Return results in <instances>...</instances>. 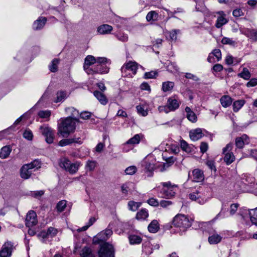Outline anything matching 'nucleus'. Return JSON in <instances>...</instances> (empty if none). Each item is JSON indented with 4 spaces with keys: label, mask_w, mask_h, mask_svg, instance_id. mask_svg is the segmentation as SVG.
I'll list each match as a JSON object with an SVG mask.
<instances>
[{
    "label": "nucleus",
    "mask_w": 257,
    "mask_h": 257,
    "mask_svg": "<svg viewBox=\"0 0 257 257\" xmlns=\"http://www.w3.org/2000/svg\"><path fill=\"white\" fill-rule=\"evenodd\" d=\"M108 62L105 57L95 58L92 55H88L85 58L83 69L89 75L106 74L109 71V68L106 66Z\"/></svg>",
    "instance_id": "1"
},
{
    "label": "nucleus",
    "mask_w": 257,
    "mask_h": 257,
    "mask_svg": "<svg viewBox=\"0 0 257 257\" xmlns=\"http://www.w3.org/2000/svg\"><path fill=\"white\" fill-rule=\"evenodd\" d=\"M58 124V133L63 137L66 138L73 133L76 128V120L71 117H67L60 120Z\"/></svg>",
    "instance_id": "2"
},
{
    "label": "nucleus",
    "mask_w": 257,
    "mask_h": 257,
    "mask_svg": "<svg viewBox=\"0 0 257 257\" xmlns=\"http://www.w3.org/2000/svg\"><path fill=\"white\" fill-rule=\"evenodd\" d=\"M138 66L139 64L135 61H126L121 68L122 77L127 78H133L137 73Z\"/></svg>",
    "instance_id": "3"
},
{
    "label": "nucleus",
    "mask_w": 257,
    "mask_h": 257,
    "mask_svg": "<svg viewBox=\"0 0 257 257\" xmlns=\"http://www.w3.org/2000/svg\"><path fill=\"white\" fill-rule=\"evenodd\" d=\"M180 104L181 101L178 97L175 95L172 96L168 98L166 105L158 107V110L160 112L168 113L177 109Z\"/></svg>",
    "instance_id": "4"
},
{
    "label": "nucleus",
    "mask_w": 257,
    "mask_h": 257,
    "mask_svg": "<svg viewBox=\"0 0 257 257\" xmlns=\"http://www.w3.org/2000/svg\"><path fill=\"white\" fill-rule=\"evenodd\" d=\"M161 185L162 186L160 193L162 197L166 199H171L175 195L177 185L172 184L171 182H162Z\"/></svg>",
    "instance_id": "5"
},
{
    "label": "nucleus",
    "mask_w": 257,
    "mask_h": 257,
    "mask_svg": "<svg viewBox=\"0 0 257 257\" xmlns=\"http://www.w3.org/2000/svg\"><path fill=\"white\" fill-rule=\"evenodd\" d=\"M40 168V163L37 160H35L33 162L26 164L22 167L21 169V177L24 179H29L33 171L37 170Z\"/></svg>",
    "instance_id": "6"
},
{
    "label": "nucleus",
    "mask_w": 257,
    "mask_h": 257,
    "mask_svg": "<svg viewBox=\"0 0 257 257\" xmlns=\"http://www.w3.org/2000/svg\"><path fill=\"white\" fill-rule=\"evenodd\" d=\"M60 166L70 174H74L77 172L79 168L81 166V164L78 162L71 163L68 159L64 158L61 160Z\"/></svg>",
    "instance_id": "7"
},
{
    "label": "nucleus",
    "mask_w": 257,
    "mask_h": 257,
    "mask_svg": "<svg viewBox=\"0 0 257 257\" xmlns=\"http://www.w3.org/2000/svg\"><path fill=\"white\" fill-rule=\"evenodd\" d=\"M172 224L175 227L185 229L191 226V222L186 216L179 214L173 218Z\"/></svg>",
    "instance_id": "8"
},
{
    "label": "nucleus",
    "mask_w": 257,
    "mask_h": 257,
    "mask_svg": "<svg viewBox=\"0 0 257 257\" xmlns=\"http://www.w3.org/2000/svg\"><path fill=\"white\" fill-rule=\"evenodd\" d=\"M99 257H114V250L112 245L105 243L103 244L98 251Z\"/></svg>",
    "instance_id": "9"
},
{
    "label": "nucleus",
    "mask_w": 257,
    "mask_h": 257,
    "mask_svg": "<svg viewBox=\"0 0 257 257\" xmlns=\"http://www.w3.org/2000/svg\"><path fill=\"white\" fill-rule=\"evenodd\" d=\"M233 148V144H228L222 150V153L224 155L223 160L227 165H230L235 160V156L231 150Z\"/></svg>",
    "instance_id": "10"
},
{
    "label": "nucleus",
    "mask_w": 257,
    "mask_h": 257,
    "mask_svg": "<svg viewBox=\"0 0 257 257\" xmlns=\"http://www.w3.org/2000/svg\"><path fill=\"white\" fill-rule=\"evenodd\" d=\"M41 133L45 137L46 141L48 144H52L54 139V131L48 125L40 126Z\"/></svg>",
    "instance_id": "11"
},
{
    "label": "nucleus",
    "mask_w": 257,
    "mask_h": 257,
    "mask_svg": "<svg viewBox=\"0 0 257 257\" xmlns=\"http://www.w3.org/2000/svg\"><path fill=\"white\" fill-rule=\"evenodd\" d=\"M112 234L111 229L107 228L98 233L93 239L95 243H98L106 240Z\"/></svg>",
    "instance_id": "12"
},
{
    "label": "nucleus",
    "mask_w": 257,
    "mask_h": 257,
    "mask_svg": "<svg viewBox=\"0 0 257 257\" xmlns=\"http://www.w3.org/2000/svg\"><path fill=\"white\" fill-rule=\"evenodd\" d=\"M14 248V245L11 241L6 242L0 251V257H10Z\"/></svg>",
    "instance_id": "13"
},
{
    "label": "nucleus",
    "mask_w": 257,
    "mask_h": 257,
    "mask_svg": "<svg viewBox=\"0 0 257 257\" xmlns=\"http://www.w3.org/2000/svg\"><path fill=\"white\" fill-rule=\"evenodd\" d=\"M188 176L190 179L195 182H201L204 179L202 171L199 169H194L191 174L189 173Z\"/></svg>",
    "instance_id": "14"
},
{
    "label": "nucleus",
    "mask_w": 257,
    "mask_h": 257,
    "mask_svg": "<svg viewBox=\"0 0 257 257\" xmlns=\"http://www.w3.org/2000/svg\"><path fill=\"white\" fill-rule=\"evenodd\" d=\"M38 222L37 216L36 212L34 211H29L26 215V225L28 227H32L35 225Z\"/></svg>",
    "instance_id": "15"
},
{
    "label": "nucleus",
    "mask_w": 257,
    "mask_h": 257,
    "mask_svg": "<svg viewBox=\"0 0 257 257\" xmlns=\"http://www.w3.org/2000/svg\"><path fill=\"white\" fill-rule=\"evenodd\" d=\"M241 34L244 35L253 41H257V29L242 28L240 30Z\"/></svg>",
    "instance_id": "16"
},
{
    "label": "nucleus",
    "mask_w": 257,
    "mask_h": 257,
    "mask_svg": "<svg viewBox=\"0 0 257 257\" xmlns=\"http://www.w3.org/2000/svg\"><path fill=\"white\" fill-rule=\"evenodd\" d=\"M203 136V134L201 129L198 128L192 130L189 132V137L190 139L193 141H196L201 139Z\"/></svg>",
    "instance_id": "17"
},
{
    "label": "nucleus",
    "mask_w": 257,
    "mask_h": 257,
    "mask_svg": "<svg viewBox=\"0 0 257 257\" xmlns=\"http://www.w3.org/2000/svg\"><path fill=\"white\" fill-rule=\"evenodd\" d=\"M248 143L249 138L246 135L238 137L235 140L236 146L239 149L242 148L245 144H248Z\"/></svg>",
    "instance_id": "18"
},
{
    "label": "nucleus",
    "mask_w": 257,
    "mask_h": 257,
    "mask_svg": "<svg viewBox=\"0 0 257 257\" xmlns=\"http://www.w3.org/2000/svg\"><path fill=\"white\" fill-rule=\"evenodd\" d=\"M217 14L219 15V16L217 18L215 26L217 28H219L226 24L228 21L225 18V15L223 12L220 11L217 12Z\"/></svg>",
    "instance_id": "19"
},
{
    "label": "nucleus",
    "mask_w": 257,
    "mask_h": 257,
    "mask_svg": "<svg viewBox=\"0 0 257 257\" xmlns=\"http://www.w3.org/2000/svg\"><path fill=\"white\" fill-rule=\"evenodd\" d=\"M113 28L110 25L103 24L97 28V32L100 35H106L111 33Z\"/></svg>",
    "instance_id": "20"
},
{
    "label": "nucleus",
    "mask_w": 257,
    "mask_h": 257,
    "mask_svg": "<svg viewBox=\"0 0 257 257\" xmlns=\"http://www.w3.org/2000/svg\"><path fill=\"white\" fill-rule=\"evenodd\" d=\"M47 21L45 17H40L38 20L35 21L33 25V29L38 30L43 28Z\"/></svg>",
    "instance_id": "21"
},
{
    "label": "nucleus",
    "mask_w": 257,
    "mask_h": 257,
    "mask_svg": "<svg viewBox=\"0 0 257 257\" xmlns=\"http://www.w3.org/2000/svg\"><path fill=\"white\" fill-rule=\"evenodd\" d=\"M141 140V136L139 134H136L133 138L129 139L125 144L123 145V149L125 152H127L128 150H125V148L128 145H135L138 144Z\"/></svg>",
    "instance_id": "22"
},
{
    "label": "nucleus",
    "mask_w": 257,
    "mask_h": 257,
    "mask_svg": "<svg viewBox=\"0 0 257 257\" xmlns=\"http://www.w3.org/2000/svg\"><path fill=\"white\" fill-rule=\"evenodd\" d=\"M75 143L80 144L82 143V141L80 140V138L66 139L61 140L59 143V145L61 147H64Z\"/></svg>",
    "instance_id": "23"
},
{
    "label": "nucleus",
    "mask_w": 257,
    "mask_h": 257,
    "mask_svg": "<svg viewBox=\"0 0 257 257\" xmlns=\"http://www.w3.org/2000/svg\"><path fill=\"white\" fill-rule=\"evenodd\" d=\"M186 112V117L191 122L194 123L197 120V117L196 114L188 106L185 108Z\"/></svg>",
    "instance_id": "24"
},
{
    "label": "nucleus",
    "mask_w": 257,
    "mask_h": 257,
    "mask_svg": "<svg viewBox=\"0 0 257 257\" xmlns=\"http://www.w3.org/2000/svg\"><path fill=\"white\" fill-rule=\"evenodd\" d=\"M149 216L148 211L145 208L141 209L136 214V218L139 220H145Z\"/></svg>",
    "instance_id": "25"
},
{
    "label": "nucleus",
    "mask_w": 257,
    "mask_h": 257,
    "mask_svg": "<svg viewBox=\"0 0 257 257\" xmlns=\"http://www.w3.org/2000/svg\"><path fill=\"white\" fill-rule=\"evenodd\" d=\"M158 13L154 11L149 12L146 17L147 21L151 23L157 21L158 20Z\"/></svg>",
    "instance_id": "26"
},
{
    "label": "nucleus",
    "mask_w": 257,
    "mask_h": 257,
    "mask_svg": "<svg viewBox=\"0 0 257 257\" xmlns=\"http://www.w3.org/2000/svg\"><path fill=\"white\" fill-rule=\"evenodd\" d=\"M12 151L10 146H6L3 147L0 151V158L2 159L7 158Z\"/></svg>",
    "instance_id": "27"
},
{
    "label": "nucleus",
    "mask_w": 257,
    "mask_h": 257,
    "mask_svg": "<svg viewBox=\"0 0 257 257\" xmlns=\"http://www.w3.org/2000/svg\"><path fill=\"white\" fill-rule=\"evenodd\" d=\"M220 103L224 107H227L231 105L232 98L228 95H223L220 99Z\"/></svg>",
    "instance_id": "28"
},
{
    "label": "nucleus",
    "mask_w": 257,
    "mask_h": 257,
    "mask_svg": "<svg viewBox=\"0 0 257 257\" xmlns=\"http://www.w3.org/2000/svg\"><path fill=\"white\" fill-rule=\"evenodd\" d=\"M93 94L101 104L105 105L107 103V99L103 93L98 91H95Z\"/></svg>",
    "instance_id": "29"
},
{
    "label": "nucleus",
    "mask_w": 257,
    "mask_h": 257,
    "mask_svg": "<svg viewBox=\"0 0 257 257\" xmlns=\"http://www.w3.org/2000/svg\"><path fill=\"white\" fill-rule=\"evenodd\" d=\"M81 257H94L91 249L88 246H84L80 252Z\"/></svg>",
    "instance_id": "30"
},
{
    "label": "nucleus",
    "mask_w": 257,
    "mask_h": 257,
    "mask_svg": "<svg viewBox=\"0 0 257 257\" xmlns=\"http://www.w3.org/2000/svg\"><path fill=\"white\" fill-rule=\"evenodd\" d=\"M148 230L150 232L155 233L159 229V223L157 220H153L148 225Z\"/></svg>",
    "instance_id": "31"
},
{
    "label": "nucleus",
    "mask_w": 257,
    "mask_h": 257,
    "mask_svg": "<svg viewBox=\"0 0 257 257\" xmlns=\"http://www.w3.org/2000/svg\"><path fill=\"white\" fill-rule=\"evenodd\" d=\"M159 75V71L157 70L151 71L145 73L143 78L145 79H156Z\"/></svg>",
    "instance_id": "32"
},
{
    "label": "nucleus",
    "mask_w": 257,
    "mask_h": 257,
    "mask_svg": "<svg viewBox=\"0 0 257 257\" xmlns=\"http://www.w3.org/2000/svg\"><path fill=\"white\" fill-rule=\"evenodd\" d=\"M128 239L131 244H140L142 241V238L140 236L135 234L130 235Z\"/></svg>",
    "instance_id": "33"
},
{
    "label": "nucleus",
    "mask_w": 257,
    "mask_h": 257,
    "mask_svg": "<svg viewBox=\"0 0 257 257\" xmlns=\"http://www.w3.org/2000/svg\"><path fill=\"white\" fill-rule=\"evenodd\" d=\"M180 147L182 150L188 153H191L193 150V146L189 145L186 141L184 140H182L180 142Z\"/></svg>",
    "instance_id": "34"
},
{
    "label": "nucleus",
    "mask_w": 257,
    "mask_h": 257,
    "mask_svg": "<svg viewBox=\"0 0 257 257\" xmlns=\"http://www.w3.org/2000/svg\"><path fill=\"white\" fill-rule=\"evenodd\" d=\"M245 101L243 99L238 100L233 103V109L234 112H237L244 104Z\"/></svg>",
    "instance_id": "35"
},
{
    "label": "nucleus",
    "mask_w": 257,
    "mask_h": 257,
    "mask_svg": "<svg viewBox=\"0 0 257 257\" xmlns=\"http://www.w3.org/2000/svg\"><path fill=\"white\" fill-rule=\"evenodd\" d=\"M173 81H164L162 84V89L164 92L170 91L174 87Z\"/></svg>",
    "instance_id": "36"
},
{
    "label": "nucleus",
    "mask_w": 257,
    "mask_h": 257,
    "mask_svg": "<svg viewBox=\"0 0 257 257\" xmlns=\"http://www.w3.org/2000/svg\"><path fill=\"white\" fill-rule=\"evenodd\" d=\"M138 113L143 116H146L148 115V110L146 107L143 105H139L136 106Z\"/></svg>",
    "instance_id": "37"
},
{
    "label": "nucleus",
    "mask_w": 257,
    "mask_h": 257,
    "mask_svg": "<svg viewBox=\"0 0 257 257\" xmlns=\"http://www.w3.org/2000/svg\"><path fill=\"white\" fill-rule=\"evenodd\" d=\"M59 63V60L58 59H54L53 60L49 66L50 70L52 72L57 71L58 69V65Z\"/></svg>",
    "instance_id": "38"
},
{
    "label": "nucleus",
    "mask_w": 257,
    "mask_h": 257,
    "mask_svg": "<svg viewBox=\"0 0 257 257\" xmlns=\"http://www.w3.org/2000/svg\"><path fill=\"white\" fill-rule=\"evenodd\" d=\"M249 215L251 222L257 225V207L249 211Z\"/></svg>",
    "instance_id": "39"
},
{
    "label": "nucleus",
    "mask_w": 257,
    "mask_h": 257,
    "mask_svg": "<svg viewBox=\"0 0 257 257\" xmlns=\"http://www.w3.org/2000/svg\"><path fill=\"white\" fill-rule=\"evenodd\" d=\"M133 185V183L131 182L123 184L121 186V191L123 194L127 195L130 191V187Z\"/></svg>",
    "instance_id": "40"
},
{
    "label": "nucleus",
    "mask_w": 257,
    "mask_h": 257,
    "mask_svg": "<svg viewBox=\"0 0 257 257\" xmlns=\"http://www.w3.org/2000/svg\"><path fill=\"white\" fill-rule=\"evenodd\" d=\"M221 42L223 45H228L231 46H234L236 44L235 41L233 40L232 39L226 37L222 38Z\"/></svg>",
    "instance_id": "41"
},
{
    "label": "nucleus",
    "mask_w": 257,
    "mask_h": 257,
    "mask_svg": "<svg viewBox=\"0 0 257 257\" xmlns=\"http://www.w3.org/2000/svg\"><path fill=\"white\" fill-rule=\"evenodd\" d=\"M167 70L171 72H177L179 68L175 62H170L167 67Z\"/></svg>",
    "instance_id": "42"
},
{
    "label": "nucleus",
    "mask_w": 257,
    "mask_h": 257,
    "mask_svg": "<svg viewBox=\"0 0 257 257\" xmlns=\"http://www.w3.org/2000/svg\"><path fill=\"white\" fill-rule=\"evenodd\" d=\"M141 203L136 202L133 201H129L128 203V206L129 209L133 211H136L138 209V208L141 206Z\"/></svg>",
    "instance_id": "43"
},
{
    "label": "nucleus",
    "mask_w": 257,
    "mask_h": 257,
    "mask_svg": "<svg viewBox=\"0 0 257 257\" xmlns=\"http://www.w3.org/2000/svg\"><path fill=\"white\" fill-rule=\"evenodd\" d=\"M222 239V237L217 234H213L210 236V243L216 244L219 243Z\"/></svg>",
    "instance_id": "44"
},
{
    "label": "nucleus",
    "mask_w": 257,
    "mask_h": 257,
    "mask_svg": "<svg viewBox=\"0 0 257 257\" xmlns=\"http://www.w3.org/2000/svg\"><path fill=\"white\" fill-rule=\"evenodd\" d=\"M180 32L179 30H173L167 33V37L172 41H175L177 39V35Z\"/></svg>",
    "instance_id": "45"
},
{
    "label": "nucleus",
    "mask_w": 257,
    "mask_h": 257,
    "mask_svg": "<svg viewBox=\"0 0 257 257\" xmlns=\"http://www.w3.org/2000/svg\"><path fill=\"white\" fill-rule=\"evenodd\" d=\"M238 75L242 78L247 80L250 78V75L248 70L244 68L240 73L238 74Z\"/></svg>",
    "instance_id": "46"
},
{
    "label": "nucleus",
    "mask_w": 257,
    "mask_h": 257,
    "mask_svg": "<svg viewBox=\"0 0 257 257\" xmlns=\"http://www.w3.org/2000/svg\"><path fill=\"white\" fill-rule=\"evenodd\" d=\"M51 112L50 110H41L38 112V115L42 118L49 119L51 115Z\"/></svg>",
    "instance_id": "47"
},
{
    "label": "nucleus",
    "mask_w": 257,
    "mask_h": 257,
    "mask_svg": "<svg viewBox=\"0 0 257 257\" xmlns=\"http://www.w3.org/2000/svg\"><path fill=\"white\" fill-rule=\"evenodd\" d=\"M66 97V93L64 91H59L57 93V98L55 102H59L64 100Z\"/></svg>",
    "instance_id": "48"
},
{
    "label": "nucleus",
    "mask_w": 257,
    "mask_h": 257,
    "mask_svg": "<svg viewBox=\"0 0 257 257\" xmlns=\"http://www.w3.org/2000/svg\"><path fill=\"white\" fill-rule=\"evenodd\" d=\"M66 206V201L65 200H61L59 201L57 205L56 208L59 212H62Z\"/></svg>",
    "instance_id": "49"
},
{
    "label": "nucleus",
    "mask_w": 257,
    "mask_h": 257,
    "mask_svg": "<svg viewBox=\"0 0 257 257\" xmlns=\"http://www.w3.org/2000/svg\"><path fill=\"white\" fill-rule=\"evenodd\" d=\"M189 198L192 200L197 201L200 204H203L206 200L200 199L197 196V194L195 193H192L189 194Z\"/></svg>",
    "instance_id": "50"
},
{
    "label": "nucleus",
    "mask_w": 257,
    "mask_h": 257,
    "mask_svg": "<svg viewBox=\"0 0 257 257\" xmlns=\"http://www.w3.org/2000/svg\"><path fill=\"white\" fill-rule=\"evenodd\" d=\"M96 162L93 161H88L86 167L89 171H93L96 167Z\"/></svg>",
    "instance_id": "51"
},
{
    "label": "nucleus",
    "mask_w": 257,
    "mask_h": 257,
    "mask_svg": "<svg viewBox=\"0 0 257 257\" xmlns=\"http://www.w3.org/2000/svg\"><path fill=\"white\" fill-rule=\"evenodd\" d=\"M23 137L26 139H27L28 140L31 141L33 139V135L32 132V131L30 130H26L24 134H23Z\"/></svg>",
    "instance_id": "52"
},
{
    "label": "nucleus",
    "mask_w": 257,
    "mask_h": 257,
    "mask_svg": "<svg viewBox=\"0 0 257 257\" xmlns=\"http://www.w3.org/2000/svg\"><path fill=\"white\" fill-rule=\"evenodd\" d=\"M137 168L134 166H132L127 167L125 170V172L127 175H134L137 171Z\"/></svg>",
    "instance_id": "53"
},
{
    "label": "nucleus",
    "mask_w": 257,
    "mask_h": 257,
    "mask_svg": "<svg viewBox=\"0 0 257 257\" xmlns=\"http://www.w3.org/2000/svg\"><path fill=\"white\" fill-rule=\"evenodd\" d=\"M212 54L215 57L217 61H219L221 59V53L219 49H214L212 52Z\"/></svg>",
    "instance_id": "54"
},
{
    "label": "nucleus",
    "mask_w": 257,
    "mask_h": 257,
    "mask_svg": "<svg viewBox=\"0 0 257 257\" xmlns=\"http://www.w3.org/2000/svg\"><path fill=\"white\" fill-rule=\"evenodd\" d=\"M117 38L120 41L125 42L128 40V36L126 34L123 33H119L116 35Z\"/></svg>",
    "instance_id": "55"
},
{
    "label": "nucleus",
    "mask_w": 257,
    "mask_h": 257,
    "mask_svg": "<svg viewBox=\"0 0 257 257\" xmlns=\"http://www.w3.org/2000/svg\"><path fill=\"white\" fill-rule=\"evenodd\" d=\"M147 202L149 205L154 207L158 206L159 205L158 200L154 198H150L148 200Z\"/></svg>",
    "instance_id": "56"
},
{
    "label": "nucleus",
    "mask_w": 257,
    "mask_h": 257,
    "mask_svg": "<svg viewBox=\"0 0 257 257\" xmlns=\"http://www.w3.org/2000/svg\"><path fill=\"white\" fill-rule=\"evenodd\" d=\"M225 62L226 64L230 65L233 63L234 58L230 55H227L225 58Z\"/></svg>",
    "instance_id": "57"
},
{
    "label": "nucleus",
    "mask_w": 257,
    "mask_h": 257,
    "mask_svg": "<svg viewBox=\"0 0 257 257\" xmlns=\"http://www.w3.org/2000/svg\"><path fill=\"white\" fill-rule=\"evenodd\" d=\"M238 206L239 205L237 203L232 204L230 207V214L231 215L234 214L236 212Z\"/></svg>",
    "instance_id": "58"
},
{
    "label": "nucleus",
    "mask_w": 257,
    "mask_h": 257,
    "mask_svg": "<svg viewBox=\"0 0 257 257\" xmlns=\"http://www.w3.org/2000/svg\"><path fill=\"white\" fill-rule=\"evenodd\" d=\"M47 231L49 233V235L51 236H55L58 232L57 229L52 227H49Z\"/></svg>",
    "instance_id": "59"
},
{
    "label": "nucleus",
    "mask_w": 257,
    "mask_h": 257,
    "mask_svg": "<svg viewBox=\"0 0 257 257\" xmlns=\"http://www.w3.org/2000/svg\"><path fill=\"white\" fill-rule=\"evenodd\" d=\"M159 204L160 206L163 208H166L168 206L172 204V202L170 201L167 200H162L160 202Z\"/></svg>",
    "instance_id": "60"
},
{
    "label": "nucleus",
    "mask_w": 257,
    "mask_h": 257,
    "mask_svg": "<svg viewBox=\"0 0 257 257\" xmlns=\"http://www.w3.org/2000/svg\"><path fill=\"white\" fill-rule=\"evenodd\" d=\"M200 151L202 153H204L207 151L208 144L205 142H202L200 146Z\"/></svg>",
    "instance_id": "61"
},
{
    "label": "nucleus",
    "mask_w": 257,
    "mask_h": 257,
    "mask_svg": "<svg viewBox=\"0 0 257 257\" xmlns=\"http://www.w3.org/2000/svg\"><path fill=\"white\" fill-rule=\"evenodd\" d=\"M155 166L153 163H147L145 165V169L149 172H152L154 170Z\"/></svg>",
    "instance_id": "62"
},
{
    "label": "nucleus",
    "mask_w": 257,
    "mask_h": 257,
    "mask_svg": "<svg viewBox=\"0 0 257 257\" xmlns=\"http://www.w3.org/2000/svg\"><path fill=\"white\" fill-rule=\"evenodd\" d=\"M91 116V114L89 112L85 111L81 113L80 114V117L83 119H88L90 118Z\"/></svg>",
    "instance_id": "63"
},
{
    "label": "nucleus",
    "mask_w": 257,
    "mask_h": 257,
    "mask_svg": "<svg viewBox=\"0 0 257 257\" xmlns=\"http://www.w3.org/2000/svg\"><path fill=\"white\" fill-rule=\"evenodd\" d=\"M233 15L235 17H238L243 15L242 11L241 9L234 10L232 12Z\"/></svg>",
    "instance_id": "64"
}]
</instances>
